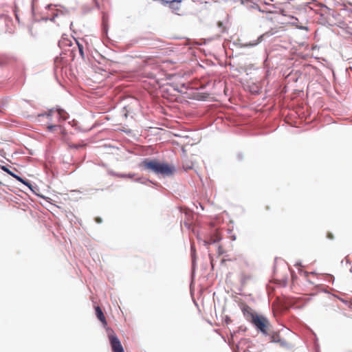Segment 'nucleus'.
<instances>
[{"label":"nucleus","mask_w":352,"mask_h":352,"mask_svg":"<svg viewBox=\"0 0 352 352\" xmlns=\"http://www.w3.org/2000/svg\"><path fill=\"white\" fill-rule=\"evenodd\" d=\"M305 278L306 280L311 285H316V283L314 279L316 278V274L315 273H304Z\"/></svg>","instance_id":"10"},{"label":"nucleus","mask_w":352,"mask_h":352,"mask_svg":"<svg viewBox=\"0 0 352 352\" xmlns=\"http://www.w3.org/2000/svg\"><path fill=\"white\" fill-rule=\"evenodd\" d=\"M263 36H260V37L258 38V40H261Z\"/></svg>","instance_id":"20"},{"label":"nucleus","mask_w":352,"mask_h":352,"mask_svg":"<svg viewBox=\"0 0 352 352\" xmlns=\"http://www.w3.org/2000/svg\"><path fill=\"white\" fill-rule=\"evenodd\" d=\"M270 208H270V206H268V205H267V206H265V209L266 210H270Z\"/></svg>","instance_id":"18"},{"label":"nucleus","mask_w":352,"mask_h":352,"mask_svg":"<svg viewBox=\"0 0 352 352\" xmlns=\"http://www.w3.org/2000/svg\"><path fill=\"white\" fill-rule=\"evenodd\" d=\"M251 278L252 276L250 274H246L243 272L241 274V281L243 284H245Z\"/></svg>","instance_id":"12"},{"label":"nucleus","mask_w":352,"mask_h":352,"mask_svg":"<svg viewBox=\"0 0 352 352\" xmlns=\"http://www.w3.org/2000/svg\"><path fill=\"white\" fill-rule=\"evenodd\" d=\"M271 342L280 343L281 346H285L286 342L285 340H282L280 336L278 333H273L270 336Z\"/></svg>","instance_id":"8"},{"label":"nucleus","mask_w":352,"mask_h":352,"mask_svg":"<svg viewBox=\"0 0 352 352\" xmlns=\"http://www.w3.org/2000/svg\"><path fill=\"white\" fill-rule=\"evenodd\" d=\"M2 170L8 173L10 175L12 176L13 177L16 178L18 181L23 183L24 184H28L25 182V180L22 179V177L15 175L13 172H12L9 168H8L6 166H2Z\"/></svg>","instance_id":"11"},{"label":"nucleus","mask_w":352,"mask_h":352,"mask_svg":"<svg viewBox=\"0 0 352 352\" xmlns=\"http://www.w3.org/2000/svg\"><path fill=\"white\" fill-rule=\"evenodd\" d=\"M45 173L48 174V171L45 169Z\"/></svg>","instance_id":"22"},{"label":"nucleus","mask_w":352,"mask_h":352,"mask_svg":"<svg viewBox=\"0 0 352 352\" xmlns=\"http://www.w3.org/2000/svg\"><path fill=\"white\" fill-rule=\"evenodd\" d=\"M25 182L26 183V182L25 181ZM28 184H26L27 186H28V187H30V185H29V184L27 182Z\"/></svg>","instance_id":"19"},{"label":"nucleus","mask_w":352,"mask_h":352,"mask_svg":"<svg viewBox=\"0 0 352 352\" xmlns=\"http://www.w3.org/2000/svg\"><path fill=\"white\" fill-rule=\"evenodd\" d=\"M78 48H79V52L80 54L83 56V47L82 45H80L79 43H78Z\"/></svg>","instance_id":"14"},{"label":"nucleus","mask_w":352,"mask_h":352,"mask_svg":"<svg viewBox=\"0 0 352 352\" xmlns=\"http://www.w3.org/2000/svg\"><path fill=\"white\" fill-rule=\"evenodd\" d=\"M95 310H96V315L97 316V318H98V320L104 324V325H107V320H106V318L102 311V309H100V307L97 306L96 308H95Z\"/></svg>","instance_id":"7"},{"label":"nucleus","mask_w":352,"mask_h":352,"mask_svg":"<svg viewBox=\"0 0 352 352\" xmlns=\"http://www.w3.org/2000/svg\"><path fill=\"white\" fill-rule=\"evenodd\" d=\"M95 221H96V223H102V219L100 217H96V218H95Z\"/></svg>","instance_id":"16"},{"label":"nucleus","mask_w":352,"mask_h":352,"mask_svg":"<svg viewBox=\"0 0 352 352\" xmlns=\"http://www.w3.org/2000/svg\"><path fill=\"white\" fill-rule=\"evenodd\" d=\"M140 166L145 170L153 172L156 175H161L163 177L171 176L175 172L174 166L160 162L157 160L145 159L140 164Z\"/></svg>","instance_id":"2"},{"label":"nucleus","mask_w":352,"mask_h":352,"mask_svg":"<svg viewBox=\"0 0 352 352\" xmlns=\"http://www.w3.org/2000/svg\"><path fill=\"white\" fill-rule=\"evenodd\" d=\"M327 236H328V238H329V239H332L333 238V236L332 234H331V233H329V234H328V235H327Z\"/></svg>","instance_id":"17"},{"label":"nucleus","mask_w":352,"mask_h":352,"mask_svg":"<svg viewBox=\"0 0 352 352\" xmlns=\"http://www.w3.org/2000/svg\"><path fill=\"white\" fill-rule=\"evenodd\" d=\"M51 174H52V177H54V173H53V172H51Z\"/></svg>","instance_id":"21"},{"label":"nucleus","mask_w":352,"mask_h":352,"mask_svg":"<svg viewBox=\"0 0 352 352\" xmlns=\"http://www.w3.org/2000/svg\"><path fill=\"white\" fill-rule=\"evenodd\" d=\"M109 338L113 352H124L120 341L115 333L109 334Z\"/></svg>","instance_id":"4"},{"label":"nucleus","mask_w":352,"mask_h":352,"mask_svg":"<svg viewBox=\"0 0 352 352\" xmlns=\"http://www.w3.org/2000/svg\"><path fill=\"white\" fill-rule=\"evenodd\" d=\"M217 25L221 28V30H220L221 33H223L226 32V28L223 26V24L222 22L219 21Z\"/></svg>","instance_id":"13"},{"label":"nucleus","mask_w":352,"mask_h":352,"mask_svg":"<svg viewBox=\"0 0 352 352\" xmlns=\"http://www.w3.org/2000/svg\"><path fill=\"white\" fill-rule=\"evenodd\" d=\"M181 3L182 2L175 1L173 3H170L168 7L173 13L182 15L183 14V10L182 8Z\"/></svg>","instance_id":"5"},{"label":"nucleus","mask_w":352,"mask_h":352,"mask_svg":"<svg viewBox=\"0 0 352 352\" xmlns=\"http://www.w3.org/2000/svg\"><path fill=\"white\" fill-rule=\"evenodd\" d=\"M218 253H219V254H222L224 253V250L221 245H219L218 248Z\"/></svg>","instance_id":"15"},{"label":"nucleus","mask_w":352,"mask_h":352,"mask_svg":"<svg viewBox=\"0 0 352 352\" xmlns=\"http://www.w3.org/2000/svg\"><path fill=\"white\" fill-rule=\"evenodd\" d=\"M47 117L54 122V124L47 123V130L50 131H58L59 133H61L63 131L62 126L56 123L67 119V112L61 109H50L47 114Z\"/></svg>","instance_id":"3"},{"label":"nucleus","mask_w":352,"mask_h":352,"mask_svg":"<svg viewBox=\"0 0 352 352\" xmlns=\"http://www.w3.org/2000/svg\"><path fill=\"white\" fill-rule=\"evenodd\" d=\"M221 239V235L219 232H216L214 234H212L210 239L208 240V241H206V243L209 244L214 243L217 242H219Z\"/></svg>","instance_id":"9"},{"label":"nucleus","mask_w":352,"mask_h":352,"mask_svg":"<svg viewBox=\"0 0 352 352\" xmlns=\"http://www.w3.org/2000/svg\"><path fill=\"white\" fill-rule=\"evenodd\" d=\"M245 318L262 333L266 336L270 335V323L267 318L257 314L248 305H243L241 308Z\"/></svg>","instance_id":"1"},{"label":"nucleus","mask_w":352,"mask_h":352,"mask_svg":"<svg viewBox=\"0 0 352 352\" xmlns=\"http://www.w3.org/2000/svg\"><path fill=\"white\" fill-rule=\"evenodd\" d=\"M45 21L50 20L52 21H54L55 16H58V10L53 9L51 8V6H48L47 12L45 13Z\"/></svg>","instance_id":"6"}]
</instances>
